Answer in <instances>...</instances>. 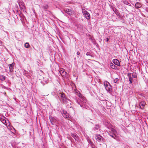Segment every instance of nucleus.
Returning <instances> with one entry per match:
<instances>
[{"label":"nucleus","mask_w":148,"mask_h":148,"mask_svg":"<svg viewBox=\"0 0 148 148\" xmlns=\"http://www.w3.org/2000/svg\"><path fill=\"white\" fill-rule=\"evenodd\" d=\"M78 96L79 98L75 99L76 102L79 104L81 107L87 109H89L90 105L88 103L87 100L85 97L82 96L80 93L79 94Z\"/></svg>","instance_id":"1"},{"label":"nucleus","mask_w":148,"mask_h":148,"mask_svg":"<svg viewBox=\"0 0 148 148\" xmlns=\"http://www.w3.org/2000/svg\"><path fill=\"white\" fill-rule=\"evenodd\" d=\"M59 94H60L61 100L64 104H66L70 101V100L66 97L64 93H60Z\"/></svg>","instance_id":"2"},{"label":"nucleus","mask_w":148,"mask_h":148,"mask_svg":"<svg viewBox=\"0 0 148 148\" xmlns=\"http://www.w3.org/2000/svg\"><path fill=\"white\" fill-rule=\"evenodd\" d=\"M128 76L129 78V80L130 84H132V83L133 79H136L137 77L136 73L135 72H133L132 74L129 73Z\"/></svg>","instance_id":"3"},{"label":"nucleus","mask_w":148,"mask_h":148,"mask_svg":"<svg viewBox=\"0 0 148 148\" xmlns=\"http://www.w3.org/2000/svg\"><path fill=\"white\" fill-rule=\"evenodd\" d=\"M104 85L106 90L109 93H110L112 91V88L111 85L107 81L104 82Z\"/></svg>","instance_id":"4"},{"label":"nucleus","mask_w":148,"mask_h":148,"mask_svg":"<svg viewBox=\"0 0 148 148\" xmlns=\"http://www.w3.org/2000/svg\"><path fill=\"white\" fill-rule=\"evenodd\" d=\"M82 11L83 14L86 18L87 20L90 19V16L89 13L85 9H82Z\"/></svg>","instance_id":"5"},{"label":"nucleus","mask_w":148,"mask_h":148,"mask_svg":"<svg viewBox=\"0 0 148 148\" xmlns=\"http://www.w3.org/2000/svg\"><path fill=\"white\" fill-rule=\"evenodd\" d=\"M59 73L62 77H66L67 74L66 72L64 71V69L63 68L60 69L59 71Z\"/></svg>","instance_id":"6"},{"label":"nucleus","mask_w":148,"mask_h":148,"mask_svg":"<svg viewBox=\"0 0 148 148\" xmlns=\"http://www.w3.org/2000/svg\"><path fill=\"white\" fill-rule=\"evenodd\" d=\"M65 12L66 13L68 14L69 15H72L74 14V12L73 10H71L69 9H66L65 10Z\"/></svg>","instance_id":"7"},{"label":"nucleus","mask_w":148,"mask_h":148,"mask_svg":"<svg viewBox=\"0 0 148 148\" xmlns=\"http://www.w3.org/2000/svg\"><path fill=\"white\" fill-rule=\"evenodd\" d=\"M18 4L21 9L23 10H24L25 9V7L24 6V4L23 1H20L19 2Z\"/></svg>","instance_id":"8"},{"label":"nucleus","mask_w":148,"mask_h":148,"mask_svg":"<svg viewBox=\"0 0 148 148\" xmlns=\"http://www.w3.org/2000/svg\"><path fill=\"white\" fill-rule=\"evenodd\" d=\"M0 120L3 124L7 125V124H6L5 118L2 115H0Z\"/></svg>","instance_id":"9"},{"label":"nucleus","mask_w":148,"mask_h":148,"mask_svg":"<svg viewBox=\"0 0 148 148\" xmlns=\"http://www.w3.org/2000/svg\"><path fill=\"white\" fill-rule=\"evenodd\" d=\"M95 137L96 140L98 141H103V138L99 134L95 135Z\"/></svg>","instance_id":"10"},{"label":"nucleus","mask_w":148,"mask_h":148,"mask_svg":"<svg viewBox=\"0 0 148 148\" xmlns=\"http://www.w3.org/2000/svg\"><path fill=\"white\" fill-rule=\"evenodd\" d=\"M62 114L64 117L66 118H69V114L66 111L63 110L62 112Z\"/></svg>","instance_id":"11"},{"label":"nucleus","mask_w":148,"mask_h":148,"mask_svg":"<svg viewBox=\"0 0 148 148\" xmlns=\"http://www.w3.org/2000/svg\"><path fill=\"white\" fill-rule=\"evenodd\" d=\"M113 62L115 65L119 66L120 65V63L119 61L117 59H114L112 60Z\"/></svg>","instance_id":"12"},{"label":"nucleus","mask_w":148,"mask_h":148,"mask_svg":"<svg viewBox=\"0 0 148 148\" xmlns=\"http://www.w3.org/2000/svg\"><path fill=\"white\" fill-rule=\"evenodd\" d=\"M145 104V103L144 101H142L139 103V106L140 108L143 109Z\"/></svg>","instance_id":"13"},{"label":"nucleus","mask_w":148,"mask_h":148,"mask_svg":"<svg viewBox=\"0 0 148 148\" xmlns=\"http://www.w3.org/2000/svg\"><path fill=\"white\" fill-rule=\"evenodd\" d=\"M49 118L51 123L53 125L54 123L56 122V120L54 118L52 117L51 116H50Z\"/></svg>","instance_id":"14"},{"label":"nucleus","mask_w":148,"mask_h":148,"mask_svg":"<svg viewBox=\"0 0 148 148\" xmlns=\"http://www.w3.org/2000/svg\"><path fill=\"white\" fill-rule=\"evenodd\" d=\"M8 66L10 69V72L13 71L14 69L13 64L12 63V64H9Z\"/></svg>","instance_id":"15"},{"label":"nucleus","mask_w":148,"mask_h":148,"mask_svg":"<svg viewBox=\"0 0 148 148\" xmlns=\"http://www.w3.org/2000/svg\"><path fill=\"white\" fill-rule=\"evenodd\" d=\"M100 130V127L99 125H96L95 127L93 128V130L97 132V130Z\"/></svg>","instance_id":"16"},{"label":"nucleus","mask_w":148,"mask_h":148,"mask_svg":"<svg viewBox=\"0 0 148 148\" xmlns=\"http://www.w3.org/2000/svg\"><path fill=\"white\" fill-rule=\"evenodd\" d=\"M142 6V5L140 3H138V2H137L135 4V7L136 8H140Z\"/></svg>","instance_id":"17"},{"label":"nucleus","mask_w":148,"mask_h":148,"mask_svg":"<svg viewBox=\"0 0 148 148\" xmlns=\"http://www.w3.org/2000/svg\"><path fill=\"white\" fill-rule=\"evenodd\" d=\"M71 136L75 139V140H78V136L75 134L71 133Z\"/></svg>","instance_id":"18"},{"label":"nucleus","mask_w":148,"mask_h":148,"mask_svg":"<svg viewBox=\"0 0 148 148\" xmlns=\"http://www.w3.org/2000/svg\"><path fill=\"white\" fill-rule=\"evenodd\" d=\"M110 67L112 69H116L117 68V66L112 63H110Z\"/></svg>","instance_id":"19"},{"label":"nucleus","mask_w":148,"mask_h":148,"mask_svg":"<svg viewBox=\"0 0 148 148\" xmlns=\"http://www.w3.org/2000/svg\"><path fill=\"white\" fill-rule=\"evenodd\" d=\"M111 132H112V133L116 135L117 134V132L116 130L113 128H111Z\"/></svg>","instance_id":"20"},{"label":"nucleus","mask_w":148,"mask_h":148,"mask_svg":"<svg viewBox=\"0 0 148 148\" xmlns=\"http://www.w3.org/2000/svg\"><path fill=\"white\" fill-rule=\"evenodd\" d=\"M113 11H114V12H115V13L118 16V15H119V12L118 11V10L115 8H113L112 9Z\"/></svg>","instance_id":"21"},{"label":"nucleus","mask_w":148,"mask_h":148,"mask_svg":"<svg viewBox=\"0 0 148 148\" xmlns=\"http://www.w3.org/2000/svg\"><path fill=\"white\" fill-rule=\"evenodd\" d=\"M109 135L113 138L115 139V137L116 136V135L114 134H113L111 133H110L109 134Z\"/></svg>","instance_id":"22"},{"label":"nucleus","mask_w":148,"mask_h":148,"mask_svg":"<svg viewBox=\"0 0 148 148\" xmlns=\"http://www.w3.org/2000/svg\"><path fill=\"white\" fill-rule=\"evenodd\" d=\"M45 10H46L48 8V6L47 5H43L42 7Z\"/></svg>","instance_id":"23"},{"label":"nucleus","mask_w":148,"mask_h":148,"mask_svg":"<svg viewBox=\"0 0 148 148\" xmlns=\"http://www.w3.org/2000/svg\"><path fill=\"white\" fill-rule=\"evenodd\" d=\"M25 47L27 48H29L30 46V45L28 43H26L25 44Z\"/></svg>","instance_id":"24"},{"label":"nucleus","mask_w":148,"mask_h":148,"mask_svg":"<svg viewBox=\"0 0 148 148\" xmlns=\"http://www.w3.org/2000/svg\"><path fill=\"white\" fill-rule=\"evenodd\" d=\"M123 3L125 4L129 5V4H130V3L126 0H123Z\"/></svg>","instance_id":"25"},{"label":"nucleus","mask_w":148,"mask_h":148,"mask_svg":"<svg viewBox=\"0 0 148 148\" xmlns=\"http://www.w3.org/2000/svg\"><path fill=\"white\" fill-rule=\"evenodd\" d=\"M0 79L1 80H4L5 79V77L4 76H2L0 77Z\"/></svg>","instance_id":"26"},{"label":"nucleus","mask_w":148,"mask_h":148,"mask_svg":"<svg viewBox=\"0 0 148 148\" xmlns=\"http://www.w3.org/2000/svg\"><path fill=\"white\" fill-rule=\"evenodd\" d=\"M119 80V79L117 78H116L114 79V82L115 83H116Z\"/></svg>","instance_id":"27"},{"label":"nucleus","mask_w":148,"mask_h":148,"mask_svg":"<svg viewBox=\"0 0 148 148\" xmlns=\"http://www.w3.org/2000/svg\"><path fill=\"white\" fill-rule=\"evenodd\" d=\"M86 55L87 56H90L91 57H92V55H90V52H87L86 53Z\"/></svg>","instance_id":"28"},{"label":"nucleus","mask_w":148,"mask_h":148,"mask_svg":"<svg viewBox=\"0 0 148 148\" xmlns=\"http://www.w3.org/2000/svg\"><path fill=\"white\" fill-rule=\"evenodd\" d=\"M109 40V39L108 38H106V42H108Z\"/></svg>","instance_id":"29"},{"label":"nucleus","mask_w":148,"mask_h":148,"mask_svg":"<svg viewBox=\"0 0 148 148\" xmlns=\"http://www.w3.org/2000/svg\"><path fill=\"white\" fill-rule=\"evenodd\" d=\"M77 55H79V54H80V53L79 51H77Z\"/></svg>","instance_id":"30"},{"label":"nucleus","mask_w":148,"mask_h":148,"mask_svg":"<svg viewBox=\"0 0 148 148\" xmlns=\"http://www.w3.org/2000/svg\"><path fill=\"white\" fill-rule=\"evenodd\" d=\"M145 10H146V11L148 12V8H146Z\"/></svg>","instance_id":"31"},{"label":"nucleus","mask_w":148,"mask_h":148,"mask_svg":"<svg viewBox=\"0 0 148 148\" xmlns=\"http://www.w3.org/2000/svg\"><path fill=\"white\" fill-rule=\"evenodd\" d=\"M146 2L147 4V5H148V0H146Z\"/></svg>","instance_id":"32"}]
</instances>
